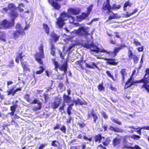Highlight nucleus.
<instances>
[{"label":"nucleus","instance_id":"423d86ee","mask_svg":"<svg viewBox=\"0 0 149 149\" xmlns=\"http://www.w3.org/2000/svg\"><path fill=\"white\" fill-rule=\"evenodd\" d=\"M39 52L35 55L36 60L39 63L42 64V62L41 59L44 57V54L43 51V46L41 44L39 47Z\"/></svg>","mask_w":149,"mask_h":149},{"label":"nucleus","instance_id":"0e129e2a","mask_svg":"<svg viewBox=\"0 0 149 149\" xmlns=\"http://www.w3.org/2000/svg\"><path fill=\"white\" fill-rule=\"evenodd\" d=\"M17 8L20 12H22L24 11V9L22 8H21L19 7H18Z\"/></svg>","mask_w":149,"mask_h":149},{"label":"nucleus","instance_id":"5701e85b","mask_svg":"<svg viewBox=\"0 0 149 149\" xmlns=\"http://www.w3.org/2000/svg\"><path fill=\"white\" fill-rule=\"evenodd\" d=\"M110 129L111 130L116 132H123V130L122 129L117 127L115 128L113 127H111L110 128Z\"/></svg>","mask_w":149,"mask_h":149},{"label":"nucleus","instance_id":"bb28decb","mask_svg":"<svg viewBox=\"0 0 149 149\" xmlns=\"http://www.w3.org/2000/svg\"><path fill=\"white\" fill-rule=\"evenodd\" d=\"M59 102L55 101L52 105L53 109H55L57 108L59 106Z\"/></svg>","mask_w":149,"mask_h":149},{"label":"nucleus","instance_id":"412c9836","mask_svg":"<svg viewBox=\"0 0 149 149\" xmlns=\"http://www.w3.org/2000/svg\"><path fill=\"white\" fill-rule=\"evenodd\" d=\"M104 137H102L100 134L97 135L95 137V142L99 141L100 143L102 139H104Z\"/></svg>","mask_w":149,"mask_h":149},{"label":"nucleus","instance_id":"774afa93","mask_svg":"<svg viewBox=\"0 0 149 149\" xmlns=\"http://www.w3.org/2000/svg\"><path fill=\"white\" fill-rule=\"evenodd\" d=\"M77 138L80 139H82L83 138V136L81 134L77 136Z\"/></svg>","mask_w":149,"mask_h":149},{"label":"nucleus","instance_id":"f704fd0d","mask_svg":"<svg viewBox=\"0 0 149 149\" xmlns=\"http://www.w3.org/2000/svg\"><path fill=\"white\" fill-rule=\"evenodd\" d=\"M148 83H145L143 84L142 87V88H144L148 91H149V85H147Z\"/></svg>","mask_w":149,"mask_h":149},{"label":"nucleus","instance_id":"9b49d317","mask_svg":"<svg viewBox=\"0 0 149 149\" xmlns=\"http://www.w3.org/2000/svg\"><path fill=\"white\" fill-rule=\"evenodd\" d=\"M80 11V9L79 8H70L68 10V14H71L73 15L78 14L79 13Z\"/></svg>","mask_w":149,"mask_h":149},{"label":"nucleus","instance_id":"37998d69","mask_svg":"<svg viewBox=\"0 0 149 149\" xmlns=\"http://www.w3.org/2000/svg\"><path fill=\"white\" fill-rule=\"evenodd\" d=\"M112 120L119 125H120L121 124V123L118 120H115L114 119H112Z\"/></svg>","mask_w":149,"mask_h":149},{"label":"nucleus","instance_id":"4c0bfd02","mask_svg":"<svg viewBox=\"0 0 149 149\" xmlns=\"http://www.w3.org/2000/svg\"><path fill=\"white\" fill-rule=\"evenodd\" d=\"M79 104L81 105H86L87 103L85 101H81L80 99L79 100Z\"/></svg>","mask_w":149,"mask_h":149},{"label":"nucleus","instance_id":"cd10ccee","mask_svg":"<svg viewBox=\"0 0 149 149\" xmlns=\"http://www.w3.org/2000/svg\"><path fill=\"white\" fill-rule=\"evenodd\" d=\"M51 54L53 56H54L55 55V48L54 47V45L52 44H51Z\"/></svg>","mask_w":149,"mask_h":149},{"label":"nucleus","instance_id":"e433bc0d","mask_svg":"<svg viewBox=\"0 0 149 149\" xmlns=\"http://www.w3.org/2000/svg\"><path fill=\"white\" fill-rule=\"evenodd\" d=\"M14 88H13L10 90H9L7 91V92L8 93V95H10L11 94H12L13 95V93L14 91Z\"/></svg>","mask_w":149,"mask_h":149},{"label":"nucleus","instance_id":"c85d7f7f","mask_svg":"<svg viewBox=\"0 0 149 149\" xmlns=\"http://www.w3.org/2000/svg\"><path fill=\"white\" fill-rule=\"evenodd\" d=\"M39 69L40 70L36 71V73L37 74H40L42 73L45 70L44 67L42 66H40L39 67Z\"/></svg>","mask_w":149,"mask_h":149},{"label":"nucleus","instance_id":"1a4fd4ad","mask_svg":"<svg viewBox=\"0 0 149 149\" xmlns=\"http://www.w3.org/2000/svg\"><path fill=\"white\" fill-rule=\"evenodd\" d=\"M53 63L55 65V69L56 70H57V68H59L61 70H63L64 71V73H65L67 72V63L65 62L61 66L59 67V65L58 64V62L56 61L55 59H53Z\"/></svg>","mask_w":149,"mask_h":149},{"label":"nucleus","instance_id":"a211bd4d","mask_svg":"<svg viewBox=\"0 0 149 149\" xmlns=\"http://www.w3.org/2000/svg\"><path fill=\"white\" fill-rule=\"evenodd\" d=\"M69 16L66 13H63L61 15L59 18L65 21L68 19Z\"/></svg>","mask_w":149,"mask_h":149},{"label":"nucleus","instance_id":"473e14b6","mask_svg":"<svg viewBox=\"0 0 149 149\" xmlns=\"http://www.w3.org/2000/svg\"><path fill=\"white\" fill-rule=\"evenodd\" d=\"M98 88L100 91H102L104 90V88L103 86L102 83L99 85L98 87Z\"/></svg>","mask_w":149,"mask_h":149},{"label":"nucleus","instance_id":"58836bf2","mask_svg":"<svg viewBox=\"0 0 149 149\" xmlns=\"http://www.w3.org/2000/svg\"><path fill=\"white\" fill-rule=\"evenodd\" d=\"M60 130L62 131L64 133H66V128L65 126H63L60 129Z\"/></svg>","mask_w":149,"mask_h":149},{"label":"nucleus","instance_id":"aec40b11","mask_svg":"<svg viewBox=\"0 0 149 149\" xmlns=\"http://www.w3.org/2000/svg\"><path fill=\"white\" fill-rule=\"evenodd\" d=\"M57 24L58 25V27L59 28L62 27L64 24V21L59 18L57 19Z\"/></svg>","mask_w":149,"mask_h":149},{"label":"nucleus","instance_id":"c9c22d12","mask_svg":"<svg viewBox=\"0 0 149 149\" xmlns=\"http://www.w3.org/2000/svg\"><path fill=\"white\" fill-rule=\"evenodd\" d=\"M25 99H26L29 102H31V100L29 98V96L28 94H26L24 97Z\"/></svg>","mask_w":149,"mask_h":149},{"label":"nucleus","instance_id":"4468645a","mask_svg":"<svg viewBox=\"0 0 149 149\" xmlns=\"http://www.w3.org/2000/svg\"><path fill=\"white\" fill-rule=\"evenodd\" d=\"M88 119L91 118V116H92L94 122L95 123H96V120L98 119V117L96 114L94 113L93 112H88Z\"/></svg>","mask_w":149,"mask_h":149},{"label":"nucleus","instance_id":"f8f14e48","mask_svg":"<svg viewBox=\"0 0 149 149\" xmlns=\"http://www.w3.org/2000/svg\"><path fill=\"white\" fill-rule=\"evenodd\" d=\"M104 59L107 61V63L109 64L116 65H117V63L116 62L115 59L113 58H105Z\"/></svg>","mask_w":149,"mask_h":149},{"label":"nucleus","instance_id":"c756f323","mask_svg":"<svg viewBox=\"0 0 149 149\" xmlns=\"http://www.w3.org/2000/svg\"><path fill=\"white\" fill-rule=\"evenodd\" d=\"M120 141V139L118 138H115L113 141V146H115L116 145L118 144Z\"/></svg>","mask_w":149,"mask_h":149},{"label":"nucleus","instance_id":"338daca9","mask_svg":"<svg viewBox=\"0 0 149 149\" xmlns=\"http://www.w3.org/2000/svg\"><path fill=\"white\" fill-rule=\"evenodd\" d=\"M30 27V25L29 24L26 25L25 27H24V30H26L28 29Z\"/></svg>","mask_w":149,"mask_h":149},{"label":"nucleus","instance_id":"79ce46f5","mask_svg":"<svg viewBox=\"0 0 149 149\" xmlns=\"http://www.w3.org/2000/svg\"><path fill=\"white\" fill-rule=\"evenodd\" d=\"M72 107H68L67 109V113L69 116H70V114L71 113V110H72Z\"/></svg>","mask_w":149,"mask_h":149},{"label":"nucleus","instance_id":"9d476101","mask_svg":"<svg viewBox=\"0 0 149 149\" xmlns=\"http://www.w3.org/2000/svg\"><path fill=\"white\" fill-rule=\"evenodd\" d=\"M30 103L32 104H38L37 107L35 106L33 107V110L34 111L39 110H40L42 108V103L38 100L35 99L32 102L31 101Z\"/></svg>","mask_w":149,"mask_h":149},{"label":"nucleus","instance_id":"ea45409f","mask_svg":"<svg viewBox=\"0 0 149 149\" xmlns=\"http://www.w3.org/2000/svg\"><path fill=\"white\" fill-rule=\"evenodd\" d=\"M47 145V143L41 144L37 149H43Z\"/></svg>","mask_w":149,"mask_h":149},{"label":"nucleus","instance_id":"bf43d9fd","mask_svg":"<svg viewBox=\"0 0 149 149\" xmlns=\"http://www.w3.org/2000/svg\"><path fill=\"white\" fill-rule=\"evenodd\" d=\"M134 63H136L137 61H139V58L136 56H135V57L134 58Z\"/></svg>","mask_w":149,"mask_h":149},{"label":"nucleus","instance_id":"2f4dec72","mask_svg":"<svg viewBox=\"0 0 149 149\" xmlns=\"http://www.w3.org/2000/svg\"><path fill=\"white\" fill-rule=\"evenodd\" d=\"M133 43L134 45L137 46H140L141 45V43L139 42L136 39H134Z\"/></svg>","mask_w":149,"mask_h":149},{"label":"nucleus","instance_id":"2eb2a0df","mask_svg":"<svg viewBox=\"0 0 149 149\" xmlns=\"http://www.w3.org/2000/svg\"><path fill=\"white\" fill-rule=\"evenodd\" d=\"M110 10H111V7H110ZM111 12L112 14H111L109 17V19L110 20L113 19H118L120 18V17L118 16V15L117 14H114L110 10V11L109 13H108V11L107 10V13L109 14Z\"/></svg>","mask_w":149,"mask_h":149},{"label":"nucleus","instance_id":"69168bd1","mask_svg":"<svg viewBox=\"0 0 149 149\" xmlns=\"http://www.w3.org/2000/svg\"><path fill=\"white\" fill-rule=\"evenodd\" d=\"M143 129L146 130H149V126H147L146 127H143L141 128V129Z\"/></svg>","mask_w":149,"mask_h":149},{"label":"nucleus","instance_id":"de8ad7c7","mask_svg":"<svg viewBox=\"0 0 149 149\" xmlns=\"http://www.w3.org/2000/svg\"><path fill=\"white\" fill-rule=\"evenodd\" d=\"M57 142V141L56 140L53 141L52 142V144H51L53 146L56 147L57 146V145L55 143Z\"/></svg>","mask_w":149,"mask_h":149},{"label":"nucleus","instance_id":"f03ea898","mask_svg":"<svg viewBox=\"0 0 149 149\" xmlns=\"http://www.w3.org/2000/svg\"><path fill=\"white\" fill-rule=\"evenodd\" d=\"M8 7V9L11 11L10 15L12 23H10L6 19L3 20L0 22V29L2 28L6 29L11 26L13 24L15 19L18 16L17 13L14 11L15 9V6L14 4H9Z\"/></svg>","mask_w":149,"mask_h":149},{"label":"nucleus","instance_id":"6e6d98bb","mask_svg":"<svg viewBox=\"0 0 149 149\" xmlns=\"http://www.w3.org/2000/svg\"><path fill=\"white\" fill-rule=\"evenodd\" d=\"M8 10V9L7 8H4L2 9L1 11L3 13L6 12Z\"/></svg>","mask_w":149,"mask_h":149},{"label":"nucleus","instance_id":"c03bdc74","mask_svg":"<svg viewBox=\"0 0 149 149\" xmlns=\"http://www.w3.org/2000/svg\"><path fill=\"white\" fill-rule=\"evenodd\" d=\"M82 62V60H81L79 61L76 62L77 64H78L79 65L81 68L82 69H83V68L81 64V63Z\"/></svg>","mask_w":149,"mask_h":149},{"label":"nucleus","instance_id":"f3484780","mask_svg":"<svg viewBox=\"0 0 149 149\" xmlns=\"http://www.w3.org/2000/svg\"><path fill=\"white\" fill-rule=\"evenodd\" d=\"M63 99L64 100V102L67 103H69L71 102V98L68 95H67L65 94L63 95Z\"/></svg>","mask_w":149,"mask_h":149},{"label":"nucleus","instance_id":"0eeeda50","mask_svg":"<svg viewBox=\"0 0 149 149\" xmlns=\"http://www.w3.org/2000/svg\"><path fill=\"white\" fill-rule=\"evenodd\" d=\"M16 31L15 32L13 33V36L14 38L16 39L21 36H24L25 33L22 27L20 25L17 24L16 26Z\"/></svg>","mask_w":149,"mask_h":149},{"label":"nucleus","instance_id":"4d7b16f0","mask_svg":"<svg viewBox=\"0 0 149 149\" xmlns=\"http://www.w3.org/2000/svg\"><path fill=\"white\" fill-rule=\"evenodd\" d=\"M75 45H73V44H72V45H70L68 48V50H67V51H70L71 49Z\"/></svg>","mask_w":149,"mask_h":149},{"label":"nucleus","instance_id":"49530a36","mask_svg":"<svg viewBox=\"0 0 149 149\" xmlns=\"http://www.w3.org/2000/svg\"><path fill=\"white\" fill-rule=\"evenodd\" d=\"M45 101L46 102H47L49 99V97L47 94H44V95Z\"/></svg>","mask_w":149,"mask_h":149},{"label":"nucleus","instance_id":"393cba45","mask_svg":"<svg viewBox=\"0 0 149 149\" xmlns=\"http://www.w3.org/2000/svg\"><path fill=\"white\" fill-rule=\"evenodd\" d=\"M111 141L110 139L108 138H107L105 140H103L102 142V144L104 146H107Z\"/></svg>","mask_w":149,"mask_h":149},{"label":"nucleus","instance_id":"8fccbe9b","mask_svg":"<svg viewBox=\"0 0 149 149\" xmlns=\"http://www.w3.org/2000/svg\"><path fill=\"white\" fill-rule=\"evenodd\" d=\"M16 107L15 106V105H13V106H11L10 107L11 110L12 111H13L15 112V110Z\"/></svg>","mask_w":149,"mask_h":149},{"label":"nucleus","instance_id":"f257e3e1","mask_svg":"<svg viewBox=\"0 0 149 149\" xmlns=\"http://www.w3.org/2000/svg\"><path fill=\"white\" fill-rule=\"evenodd\" d=\"M119 47L115 48L113 52L111 51L108 52L104 49H101L99 48L93 44L90 45L88 44H85L84 45V47L87 48H91V54H93V52H95L96 53H98L99 52L105 53L108 55V57H113L116 55L117 54L121 49L124 47H126V45L124 44L119 45Z\"/></svg>","mask_w":149,"mask_h":149},{"label":"nucleus","instance_id":"603ef678","mask_svg":"<svg viewBox=\"0 0 149 149\" xmlns=\"http://www.w3.org/2000/svg\"><path fill=\"white\" fill-rule=\"evenodd\" d=\"M21 88H18L16 89V90H14L13 93V95H14L16 92H17L18 91H21Z\"/></svg>","mask_w":149,"mask_h":149},{"label":"nucleus","instance_id":"a878e982","mask_svg":"<svg viewBox=\"0 0 149 149\" xmlns=\"http://www.w3.org/2000/svg\"><path fill=\"white\" fill-rule=\"evenodd\" d=\"M43 27L44 29L47 33L49 34V26L47 24H43Z\"/></svg>","mask_w":149,"mask_h":149},{"label":"nucleus","instance_id":"4be33fe9","mask_svg":"<svg viewBox=\"0 0 149 149\" xmlns=\"http://www.w3.org/2000/svg\"><path fill=\"white\" fill-rule=\"evenodd\" d=\"M51 36L55 42H56L58 39L59 36L54 33H53L51 34Z\"/></svg>","mask_w":149,"mask_h":149},{"label":"nucleus","instance_id":"09e8293b","mask_svg":"<svg viewBox=\"0 0 149 149\" xmlns=\"http://www.w3.org/2000/svg\"><path fill=\"white\" fill-rule=\"evenodd\" d=\"M132 137V138L136 139H137L140 138V136H139L136 135H133Z\"/></svg>","mask_w":149,"mask_h":149},{"label":"nucleus","instance_id":"052dcab7","mask_svg":"<svg viewBox=\"0 0 149 149\" xmlns=\"http://www.w3.org/2000/svg\"><path fill=\"white\" fill-rule=\"evenodd\" d=\"M133 148L134 149H141L140 146L137 145H135Z\"/></svg>","mask_w":149,"mask_h":149},{"label":"nucleus","instance_id":"dca6fc26","mask_svg":"<svg viewBox=\"0 0 149 149\" xmlns=\"http://www.w3.org/2000/svg\"><path fill=\"white\" fill-rule=\"evenodd\" d=\"M86 66L88 68H90L93 69H94V67L96 68H98L96 64L94 62H91L89 64L86 63Z\"/></svg>","mask_w":149,"mask_h":149},{"label":"nucleus","instance_id":"680f3d73","mask_svg":"<svg viewBox=\"0 0 149 149\" xmlns=\"http://www.w3.org/2000/svg\"><path fill=\"white\" fill-rule=\"evenodd\" d=\"M65 106V104L64 103L63 104L62 106L59 108V110H64V107Z\"/></svg>","mask_w":149,"mask_h":149},{"label":"nucleus","instance_id":"864d4df0","mask_svg":"<svg viewBox=\"0 0 149 149\" xmlns=\"http://www.w3.org/2000/svg\"><path fill=\"white\" fill-rule=\"evenodd\" d=\"M101 114H102V115L103 116L104 118L107 119V116L106 115L105 113L104 112H102V113Z\"/></svg>","mask_w":149,"mask_h":149},{"label":"nucleus","instance_id":"6e6552de","mask_svg":"<svg viewBox=\"0 0 149 149\" xmlns=\"http://www.w3.org/2000/svg\"><path fill=\"white\" fill-rule=\"evenodd\" d=\"M93 6V5L92 4L90 5L87 8V13H82L81 15L77 16V21H78L80 22L82 20L85 19L87 17L91 11Z\"/></svg>","mask_w":149,"mask_h":149},{"label":"nucleus","instance_id":"e2e57ef3","mask_svg":"<svg viewBox=\"0 0 149 149\" xmlns=\"http://www.w3.org/2000/svg\"><path fill=\"white\" fill-rule=\"evenodd\" d=\"M143 47L142 46L141 47H139L138 48V50L139 52H142L143 51Z\"/></svg>","mask_w":149,"mask_h":149},{"label":"nucleus","instance_id":"b1692460","mask_svg":"<svg viewBox=\"0 0 149 149\" xmlns=\"http://www.w3.org/2000/svg\"><path fill=\"white\" fill-rule=\"evenodd\" d=\"M5 33L3 32H0V40L3 42H5L6 40Z\"/></svg>","mask_w":149,"mask_h":149},{"label":"nucleus","instance_id":"6ab92c4d","mask_svg":"<svg viewBox=\"0 0 149 149\" xmlns=\"http://www.w3.org/2000/svg\"><path fill=\"white\" fill-rule=\"evenodd\" d=\"M120 73L122 77L123 80L124 81L127 75L126 70L125 69H122L120 72Z\"/></svg>","mask_w":149,"mask_h":149},{"label":"nucleus","instance_id":"72a5a7b5","mask_svg":"<svg viewBox=\"0 0 149 149\" xmlns=\"http://www.w3.org/2000/svg\"><path fill=\"white\" fill-rule=\"evenodd\" d=\"M68 19H69L70 22L71 23H74L75 20V18L72 16H69Z\"/></svg>","mask_w":149,"mask_h":149},{"label":"nucleus","instance_id":"3c124183","mask_svg":"<svg viewBox=\"0 0 149 149\" xmlns=\"http://www.w3.org/2000/svg\"><path fill=\"white\" fill-rule=\"evenodd\" d=\"M79 99H78L77 100H74L72 101L74 102L76 105L79 104Z\"/></svg>","mask_w":149,"mask_h":149},{"label":"nucleus","instance_id":"7ed1b4c3","mask_svg":"<svg viewBox=\"0 0 149 149\" xmlns=\"http://www.w3.org/2000/svg\"><path fill=\"white\" fill-rule=\"evenodd\" d=\"M145 79L140 81H134L132 76H131L125 84V88L130 87L135 83L143 82L144 84L148 83L149 82V69L146 70V74L144 77Z\"/></svg>","mask_w":149,"mask_h":149},{"label":"nucleus","instance_id":"a19ab883","mask_svg":"<svg viewBox=\"0 0 149 149\" xmlns=\"http://www.w3.org/2000/svg\"><path fill=\"white\" fill-rule=\"evenodd\" d=\"M106 73L109 77L111 78L113 81H114L113 76L110 74L109 71H107Z\"/></svg>","mask_w":149,"mask_h":149},{"label":"nucleus","instance_id":"7c9ffc66","mask_svg":"<svg viewBox=\"0 0 149 149\" xmlns=\"http://www.w3.org/2000/svg\"><path fill=\"white\" fill-rule=\"evenodd\" d=\"M131 3L129 2V1H126L124 5V10H126V7L128 6H131Z\"/></svg>","mask_w":149,"mask_h":149},{"label":"nucleus","instance_id":"ddd939ff","mask_svg":"<svg viewBox=\"0 0 149 149\" xmlns=\"http://www.w3.org/2000/svg\"><path fill=\"white\" fill-rule=\"evenodd\" d=\"M107 2L103 5V9L104 10H108V13H109L110 11L111 6L109 3V0H106Z\"/></svg>","mask_w":149,"mask_h":149},{"label":"nucleus","instance_id":"39448f33","mask_svg":"<svg viewBox=\"0 0 149 149\" xmlns=\"http://www.w3.org/2000/svg\"><path fill=\"white\" fill-rule=\"evenodd\" d=\"M22 53H19L17 54L16 55V57L15 59V61L17 63H19V60H20L24 70L25 71H29L30 70L28 68L29 65H28L27 63L26 62H22V61L25 58L24 56L22 55Z\"/></svg>","mask_w":149,"mask_h":149},{"label":"nucleus","instance_id":"20e7f679","mask_svg":"<svg viewBox=\"0 0 149 149\" xmlns=\"http://www.w3.org/2000/svg\"><path fill=\"white\" fill-rule=\"evenodd\" d=\"M88 27L86 26H83L79 28L78 30H74L71 33L72 37L76 35L79 36L87 35L88 34Z\"/></svg>","mask_w":149,"mask_h":149},{"label":"nucleus","instance_id":"5fc2aeb1","mask_svg":"<svg viewBox=\"0 0 149 149\" xmlns=\"http://www.w3.org/2000/svg\"><path fill=\"white\" fill-rule=\"evenodd\" d=\"M83 138L85 140H88L90 141H92V138H88L87 137H86L85 136H83Z\"/></svg>","mask_w":149,"mask_h":149},{"label":"nucleus","instance_id":"13d9d810","mask_svg":"<svg viewBox=\"0 0 149 149\" xmlns=\"http://www.w3.org/2000/svg\"><path fill=\"white\" fill-rule=\"evenodd\" d=\"M69 119L68 120L67 122L68 123H70V121L71 120V117L70 116H69Z\"/></svg>","mask_w":149,"mask_h":149},{"label":"nucleus","instance_id":"a18cd8bd","mask_svg":"<svg viewBox=\"0 0 149 149\" xmlns=\"http://www.w3.org/2000/svg\"><path fill=\"white\" fill-rule=\"evenodd\" d=\"M121 7V6L120 5H114L113 6V8L114 9H119Z\"/></svg>","mask_w":149,"mask_h":149}]
</instances>
